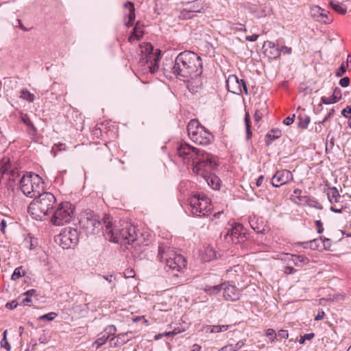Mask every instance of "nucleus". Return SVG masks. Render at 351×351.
Returning <instances> with one entry per match:
<instances>
[{
    "mask_svg": "<svg viewBox=\"0 0 351 351\" xmlns=\"http://www.w3.org/2000/svg\"><path fill=\"white\" fill-rule=\"evenodd\" d=\"M269 47L274 51L271 52V53L274 56V58L278 57L280 54V51L277 48L275 47L274 44H273L272 43H269Z\"/></svg>",
    "mask_w": 351,
    "mask_h": 351,
    "instance_id": "47",
    "label": "nucleus"
},
{
    "mask_svg": "<svg viewBox=\"0 0 351 351\" xmlns=\"http://www.w3.org/2000/svg\"><path fill=\"white\" fill-rule=\"evenodd\" d=\"M311 13L313 18L320 20L325 23L332 21V19L328 16V12L318 5L313 6L311 10Z\"/></svg>",
    "mask_w": 351,
    "mask_h": 351,
    "instance_id": "18",
    "label": "nucleus"
},
{
    "mask_svg": "<svg viewBox=\"0 0 351 351\" xmlns=\"http://www.w3.org/2000/svg\"><path fill=\"white\" fill-rule=\"evenodd\" d=\"M80 226L87 234H95L103 228L101 218L92 210L84 212L80 219Z\"/></svg>",
    "mask_w": 351,
    "mask_h": 351,
    "instance_id": "11",
    "label": "nucleus"
},
{
    "mask_svg": "<svg viewBox=\"0 0 351 351\" xmlns=\"http://www.w3.org/2000/svg\"><path fill=\"white\" fill-rule=\"evenodd\" d=\"M311 243V240L309 241H306V242H298L296 244L302 246L303 248L310 249Z\"/></svg>",
    "mask_w": 351,
    "mask_h": 351,
    "instance_id": "60",
    "label": "nucleus"
},
{
    "mask_svg": "<svg viewBox=\"0 0 351 351\" xmlns=\"http://www.w3.org/2000/svg\"><path fill=\"white\" fill-rule=\"evenodd\" d=\"M20 189L27 197L34 198L43 192L44 182L37 174L27 173L20 180Z\"/></svg>",
    "mask_w": 351,
    "mask_h": 351,
    "instance_id": "6",
    "label": "nucleus"
},
{
    "mask_svg": "<svg viewBox=\"0 0 351 351\" xmlns=\"http://www.w3.org/2000/svg\"><path fill=\"white\" fill-rule=\"evenodd\" d=\"M310 245L311 250L322 251V237L311 240Z\"/></svg>",
    "mask_w": 351,
    "mask_h": 351,
    "instance_id": "35",
    "label": "nucleus"
},
{
    "mask_svg": "<svg viewBox=\"0 0 351 351\" xmlns=\"http://www.w3.org/2000/svg\"><path fill=\"white\" fill-rule=\"evenodd\" d=\"M104 232L109 236L110 241L130 245L136 240L137 234L135 227L130 223L123 221L117 229L112 227L111 221H108V218L104 219Z\"/></svg>",
    "mask_w": 351,
    "mask_h": 351,
    "instance_id": "3",
    "label": "nucleus"
},
{
    "mask_svg": "<svg viewBox=\"0 0 351 351\" xmlns=\"http://www.w3.org/2000/svg\"><path fill=\"white\" fill-rule=\"evenodd\" d=\"M171 71L183 82L195 79L203 71L201 57L191 51L180 52L175 59Z\"/></svg>",
    "mask_w": 351,
    "mask_h": 351,
    "instance_id": "2",
    "label": "nucleus"
},
{
    "mask_svg": "<svg viewBox=\"0 0 351 351\" xmlns=\"http://www.w3.org/2000/svg\"><path fill=\"white\" fill-rule=\"evenodd\" d=\"M25 272L23 269V267H18L14 269L12 275L11 276V279L12 280H16L19 278H20L21 277L25 276Z\"/></svg>",
    "mask_w": 351,
    "mask_h": 351,
    "instance_id": "38",
    "label": "nucleus"
},
{
    "mask_svg": "<svg viewBox=\"0 0 351 351\" xmlns=\"http://www.w3.org/2000/svg\"><path fill=\"white\" fill-rule=\"evenodd\" d=\"M27 127H28V129L27 130V133L29 134V135H30L31 136H36L37 134V130L35 128V126L34 125V124L32 123Z\"/></svg>",
    "mask_w": 351,
    "mask_h": 351,
    "instance_id": "48",
    "label": "nucleus"
},
{
    "mask_svg": "<svg viewBox=\"0 0 351 351\" xmlns=\"http://www.w3.org/2000/svg\"><path fill=\"white\" fill-rule=\"evenodd\" d=\"M177 154L184 163L191 162L193 173L202 178L213 172L218 165L215 156L186 143L178 146Z\"/></svg>",
    "mask_w": 351,
    "mask_h": 351,
    "instance_id": "1",
    "label": "nucleus"
},
{
    "mask_svg": "<svg viewBox=\"0 0 351 351\" xmlns=\"http://www.w3.org/2000/svg\"><path fill=\"white\" fill-rule=\"evenodd\" d=\"M35 293H36V290L35 289H29V290L27 291L26 292H25L23 293V295H25L26 298H23L22 300L21 303L23 304H27V303L31 302H32L31 297L33 295H34Z\"/></svg>",
    "mask_w": 351,
    "mask_h": 351,
    "instance_id": "39",
    "label": "nucleus"
},
{
    "mask_svg": "<svg viewBox=\"0 0 351 351\" xmlns=\"http://www.w3.org/2000/svg\"><path fill=\"white\" fill-rule=\"evenodd\" d=\"M277 336L282 339H287L289 337L288 331L286 330H280Z\"/></svg>",
    "mask_w": 351,
    "mask_h": 351,
    "instance_id": "54",
    "label": "nucleus"
},
{
    "mask_svg": "<svg viewBox=\"0 0 351 351\" xmlns=\"http://www.w3.org/2000/svg\"><path fill=\"white\" fill-rule=\"evenodd\" d=\"M350 79L348 77H344L339 80V84L342 87H347L349 86Z\"/></svg>",
    "mask_w": 351,
    "mask_h": 351,
    "instance_id": "51",
    "label": "nucleus"
},
{
    "mask_svg": "<svg viewBox=\"0 0 351 351\" xmlns=\"http://www.w3.org/2000/svg\"><path fill=\"white\" fill-rule=\"evenodd\" d=\"M232 325H209L206 327V331L210 333H219L228 330Z\"/></svg>",
    "mask_w": 351,
    "mask_h": 351,
    "instance_id": "24",
    "label": "nucleus"
},
{
    "mask_svg": "<svg viewBox=\"0 0 351 351\" xmlns=\"http://www.w3.org/2000/svg\"><path fill=\"white\" fill-rule=\"evenodd\" d=\"M265 335L269 339L271 343H273L277 338V334L272 328H268L266 330Z\"/></svg>",
    "mask_w": 351,
    "mask_h": 351,
    "instance_id": "40",
    "label": "nucleus"
},
{
    "mask_svg": "<svg viewBox=\"0 0 351 351\" xmlns=\"http://www.w3.org/2000/svg\"><path fill=\"white\" fill-rule=\"evenodd\" d=\"M158 258L161 263L165 264L166 267L171 270L175 276H178V273L186 266V260L184 256L170 247L160 246Z\"/></svg>",
    "mask_w": 351,
    "mask_h": 351,
    "instance_id": "5",
    "label": "nucleus"
},
{
    "mask_svg": "<svg viewBox=\"0 0 351 351\" xmlns=\"http://www.w3.org/2000/svg\"><path fill=\"white\" fill-rule=\"evenodd\" d=\"M18 303L16 301H12L11 302H8L5 304V307L8 309L13 310L16 308Z\"/></svg>",
    "mask_w": 351,
    "mask_h": 351,
    "instance_id": "56",
    "label": "nucleus"
},
{
    "mask_svg": "<svg viewBox=\"0 0 351 351\" xmlns=\"http://www.w3.org/2000/svg\"><path fill=\"white\" fill-rule=\"evenodd\" d=\"M332 95L333 96V98H335V100L338 101L341 98V89L338 87H335Z\"/></svg>",
    "mask_w": 351,
    "mask_h": 351,
    "instance_id": "46",
    "label": "nucleus"
},
{
    "mask_svg": "<svg viewBox=\"0 0 351 351\" xmlns=\"http://www.w3.org/2000/svg\"><path fill=\"white\" fill-rule=\"evenodd\" d=\"M250 223L252 228L257 233H261L263 234L266 233L267 229L265 226H259L258 219H256L254 218V219H252Z\"/></svg>",
    "mask_w": 351,
    "mask_h": 351,
    "instance_id": "32",
    "label": "nucleus"
},
{
    "mask_svg": "<svg viewBox=\"0 0 351 351\" xmlns=\"http://www.w3.org/2000/svg\"><path fill=\"white\" fill-rule=\"evenodd\" d=\"M6 335H7V330H5L3 332V337L1 339L0 343H1V346L2 348H5L7 351H9L11 349V346L7 340Z\"/></svg>",
    "mask_w": 351,
    "mask_h": 351,
    "instance_id": "41",
    "label": "nucleus"
},
{
    "mask_svg": "<svg viewBox=\"0 0 351 351\" xmlns=\"http://www.w3.org/2000/svg\"><path fill=\"white\" fill-rule=\"evenodd\" d=\"M341 114L344 117H349V114H351V107L350 106H348L346 108H343L341 110Z\"/></svg>",
    "mask_w": 351,
    "mask_h": 351,
    "instance_id": "52",
    "label": "nucleus"
},
{
    "mask_svg": "<svg viewBox=\"0 0 351 351\" xmlns=\"http://www.w3.org/2000/svg\"><path fill=\"white\" fill-rule=\"evenodd\" d=\"M315 223L316 225V226L317 227V233L318 234H321L324 232V228H323V226H322V223L320 220H316L315 221Z\"/></svg>",
    "mask_w": 351,
    "mask_h": 351,
    "instance_id": "55",
    "label": "nucleus"
},
{
    "mask_svg": "<svg viewBox=\"0 0 351 351\" xmlns=\"http://www.w3.org/2000/svg\"><path fill=\"white\" fill-rule=\"evenodd\" d=\"M132 332H127L124 333H120L116 337H112L110 341V346L111 348L121 347L127 342H128L132 338Z\"/></svg>",
    "mask_w": 351,
    "mask_h": 351,
    "instance_id": "17",
    "label": "nucleus"
},
{
    "mask_svg": "<svg viewBox=\"0 0 351 351\" xmlns=\"http://www.w3.org/2000/svg\"><path fill=\"white\" fill-rule=\"evenodd\" d=\"M281 136V131L278 129H273L271 131H269L266 137L269 139L266 141V145H269L271 143V141L280 138Z\"/></svg>",
    "mask_w": 351,
    "mask_h": 351,
    "instance_id": "31",
    "label": "nucleus"
},
{
    "mask_svg": "<svg viewBox=\"0 0 351 351\" xmlns=\"http://www.w3.org/2000/svg\"><path fill=\"white\" fill-rule=\"evenodd\" d=\"M20 98L27 101L28 102H33L35 99L34 94L31 93L26 88H23L20 91Z\"/></svg>",
    "mask_w": 351,
    "mask_h": 351,
    "instance_id": "33",
    "label": "nucleus"
},
{
    "mask_svg": "<svg viewBox=\"0 0 351 351\" xmlns=\"http://www.w3.org/2000/svg\"><path fill=\"white\" fill-rule=\"evenodd\" d=\"M296 270L293 267L290 266H286L284 269V272L287 274H292Z\"/></svg>",
    "mask_w": 351,
    "mask_h": 351,
    "instance_id": "59",
    "label": "nucleus"
},
{
    "mask_svg": "<svg viewBox=\"0 0 351 351\" xmlns=\"http://www.w3.org/2000/svg\"><path fill=\"white\" fill-rule=\"evenodd\" d=\"M21 121L27 125L29 126L33 123L31 121L29 116L27 114H24L21 116Z\"/></svg>",
    "mask_w": 351,
    "mask_h": 351,
    "instance_id": "50",
    "label": "nucleus"
},
{
    "mask_svg": "<svg viewBox=\"0 0 351 351\" xmlns=\"http://www.w3.org/2000/svg\"><path fill=\"white\" fill-rule=\"evenodd\" d=\"M325 316V313L323 310H319L317 315L315 316V319L316 321L322 320Z\"/></svg>",
    "mask_w": 351,
    "mask_h": 351,
    "instance_id": "58",
    "label": "nucleus"
},
{
    "mask_svg": "<svg viewBox=\"0 0 351 351\" xmlns=\"http://www.w3.org/2000/svg\"><path fill=\"white\" fill-rule=\"evenodd\" d=\"M298 127L300 128H302V129L307 128V127L310 123V121H311L310 117L306 115L304 113H300L298 115Z\"/></svg>",
    "mask_w": 351,
    "mask_h": 351,
    "instance_id": "29",
    "label": "nucleus"
},
{
    "mask_svg": "<svg viewBox=\"0 0 351 351\" xmlns=\"http://www.w3.org/2000/svg\"><path fill=\"white\" fill-rule=\"evenodd\" d=\"M345 208L344 206H341V208H337L335 206H330V210L335 213H341L343 212V210Z\"/></svg>",
    "mask_w": 351,
    "mask_h": 351,
    "instance_id": "64",
    "label": "nucleus"
},
{
    "mask_svg": "<svg viewBox=\"0 0 351 351\" xmlns=\"http://www.w3.org/2000/svg\"><path fill=\"white\" fill-rule=\"evenodd\" d=\"M223 298L226 300L236 301L239 300L241 293L235 285L223 283Z\"/></svg>",
    "mask_w": 351,
    "mask_h": 351,
    "instance_id": "15",
    "label": "nucleus"
},
{
    "mask_svg": "<svg viewBox=\"0 0 351 351\" xmlns=\"http://www.w3.org/2000/svg\"><path fill=\"white\" fill-rule=\"evenodd\" d=\"M258 38V34H253V35H251V36H245V39L247 40H248V41H250V42L256 41Z\"/></svg>",
    "mask_w": 351,
    "mask_h": 351,
    "instance_id": "63",
    "label": "nucleus"
},
{
    "mask_svg": "<svg viewBox=\"0 0 351 351\" xmlns=\"http://www.w3.org/2000/svg\"><path fill=\"white\" fill-rule=\"evenodd\" d=\"M29 205L28 213L36 219H42L53 209L56 198L49 192L40 193Z\"/></svg>",
    "mask_w": 351,
    "mask_h": 351,
    "instance_id": "4",
    "label": "nucleus"
},
{
    "mask_svg": "<svg viewBox=\"0 0 351 351\" xmlns=\"http://www.w3.org/2000/svg\"><path fill=\"white\" fill-rule=\"evenodd\" d=\"M194 16V14L188 8H185L180 10L179 14V19L181 20L191 19Z\"/></svg>",
    "mask_w": 351,
    "mask_h": 351,
    "instance_id": "37",
    "label": "nucleus"
},
{
    "mask_svg": "<svg viewBox=\"0 0 351 351\" xmlns=\"http://www.w3.org/2000/svg\"><path fill=\"white\" fill-rule=\"evenodd\" d=\"M186 8L193 13H203L204 8L199 1L195 0L186 3Z\"/></svg>",
    "mask_w": 351,
    "mask_h": 351,
    "instance_id": "23",
    "label": "nucleus"
},
{
    "mask_svg": "<svg viewBox=\"0 0 351 351\" xmlns=\"http://www.w3.org/2000/svg\"><path fill=\"white\" fill-rule=\"evenodd\" d=\"M293 180V176L287 169L278 170L273 176L271 183L274 187H280Z\"/></svg>",
    "mask_w": 351,
    "mask_h": 351,
    "instance_id": "14",
    "label": "nucleus"
},
{
    "mask_svg": "<svg viewBox=\"0 0 351 351\" xmlns=\"http://www.w3.org/2000/svg\"><path fill=\"white\" fill-rule=\"evenodd\" d=\"M321 101L322 103H324L325 104H335V103L337 102L336 100H335V98H333L332 95H331L328 97H325V96L322 97Z\"/></svg>",
    "mask_w": 351,
    "mask_h": 351,
    "instance_id": "45",
    "label": "nucleus"
},
{
    "mask_svg": "<svg viewBox=\"0 0 351 351\" xmlns=\"http://www.w3.org/2000/svg\"><path fill=\"white\" fill-rule=\"evenodd\" d=\"M346 71V68L344 64L343 63L341 66L336 71V76L341 77L342 76Z\"/></svg>",
    "mask_w": 351,
    "mask_h": 351,
    "instance_id": "49",
    "label": "nucleus"
},
{
    "mask_svg": "<svg viewBox=\"0 0 351 351\" xmlns=\"http://www.w3.org/2000/svg\"><path fill=\"white\" fill-rule=\"evenodd\" d=\"M117 332V328L113 325L108 326L104 333L99 337L93 343V346H96V348L98 349L99 347L106 343V342L110 339L111 336H114Z\"/></svg>",
    "mask_w": 351,
    "mask_h": 351,
    "instance_id": "16",
    "label": "nucleus"
},
{
    "mask_svg": "<svg viewBox=\"0 0 351 351\" xmlns=\"http://www.w3.org/2000/svg\"><path fill=\"white\" fill-rule=\"evenodd\" d=\"M189 209L191 214L197 217L208 215L212 210L210 201L206 195L197 193L191 196L189 200Z\"/></svg>",
    "mask_w": 351,
    "mask_h": 351,
    "instance_id": "9",
    "label": "nucleus"
},
{
    "mask_svg": "<svg viewBox=\"0 0 351 351\" xmlns=\"http://www.w3.org/2000/svg\"><path fill=\"white\" fill-rule=\"evenodd\" d=\"M295 114H293L291 117H287L283 121V123L287 125H291L294 121Z\"/></svg>",
    "mask_w": 351,
    "mask_h": 351,
    "instance_id": "53",
    "label": "nucleus"
},
{
    "mask_svg": "<svg viewBox=\"0 0 351 351\" xmlns=\"http://www.w3.org/2000/svg\"><path fill=\"white\" fill-rule=\"evenodd\" d=\"M330 5L332 8L339 14H345L347 12V8L343 3H340L336 0H330Z\"/></svg>",
    "mask_w": 351,
    "mask_h": 351,
    "instance_id": "26",
    "label": "nucleus"
},
{
    "mask_svg": "<svg viewBox=\"0 0 351 351\" xmlns=\"http://www.w3.org/2000/svg\"><path fill=\"white\" fill-rule=\"evenodd\" d=\"M203 178L213 189L219 190L221 181L213 172L208 174L207 176H204Z\"/></svg>",
    "mask_w": 351,
    "mask_h": 351,
    "instance_id": "21",
    "label": "nucleus"
},
{
    "mask_svg": "<svg viewBox=\"0 0 351 351\" xmlns=\"http://www.w3.org/2000/svg\"><path fill=\"white\" fill-rule=\"evenodd\" d=\"M244 344H245V341L243 340L238 341L233 347V351L239 350L242 348V346H244Z\"/></svg>",
    "mask_w": 351,
    "mask_h": 351,
    "instance_id": "57",
    "label": "nucleus"
},
{
    "mask_svg": "<svg viewBox=\"0 0 351 351\" xmlns=\"http://www.w3.org/2000/svg\"><path fill=\"white\" fill-rule=\"evenodd\" d=\"M226 86L229 92L239 95L243 90L244 93L247 94V88L246 83L243 80H239L235 75H230L226 80Z\"/></svg>",
    "mask_w": 351,
    "mask_h": 351,
    "instance_id": "13",
    "label": "nucleus"
},
{
    "mask_svg": "<svg viewBox=\"0 0 351 351\" xmlns=\"http://www.w3.org/2000/svg\"><path fill=\"white\" fill-rule=\"evenodd\" d=\"M200 257L202 261L209 262L217 258V252L213 246L206 245L200 251Z\"/></svg>",
    "mask_w": 351,
    "mask_h": 351,
    "instance_id": "19",
    "label": "nucleus"
},
{
    "mask_svg": "<svg viewBox=\"0 0 351 351\" xmlns=\"http://www.w3.org/2000/svg\"><path fill=\"white\" fill-rule=\"evenodd\" d=\"M262 113L258 110H256L254 113V120L255 121L258 122L262 119Z\"/></svg>",
    "mask_w": 351,
    "mask_h": 351,
    "instance_id": "62",
    "label": "nucleus"
},
{
    "mask_svg": "<svg viewBox=\"0 0 351 351\" xmlns=\"http://www.w3.org/2000/svg\"><path fill=\"white\" fill-rule=\"evenodd\" d=\"M223 289V283L218 285H206L204 291L208 295H215L219 293Z\"/></svg>",
    "mask_w": 351,
    "mask_h": 351,
    "instance_id": "30",
    "label": "nucleus"
},
{
    "mask_svg": "<svg viewBox=\"0 0 351 351\" xmlns=\"http://www.w3.org/2000/svg\"><path fill=\"white\" fill-rule=\"evenodd\" d=\"M245 129H246V138L247 139H250L252 136V132H251V125H250V117L249 113L247 112H245Z\"/></svg>",
    "mask_w": 351,
    "mask_h": 351,
    "instance_id": "36",
    "label": "nucleus"
},
{
    "mask_svg": "<svg viewBox=\"0 0 351 351\" xmlns=\"http://www.w3.org/2000/svg\"><path fill=\"white\" fill-rule=\"evenodd\" d=\"M315 337V334L313 333V332H311V333H306V334H304V335L302 336H300V338L299 339V343L300 344H303L306 340H311L312 339L313 337Z\"/></svg>",
    "mask_w": 351,
    "mask_h": 351,
    "instance_id": "43",
    "label": "nucleus"
},
{
    "mask_svg": "<svg viewBox=\"0 0 351 351\" xmlns=\"http://www.w3.org/2000/svg\"><path fill=\"white\" fill-rule=\"evenodd\" d=\"M56 315H57L56 313L51 312V313H47V314L40 316L39 319H40V320L52 321L55 319Z\"/></svg>",
    "mask_w": 351,
    "mask_h": 351,
    "instance_id": "44",
    "label": "nucleus"
},
{
    "mask_svg": "<svg viewBox=\"0 0 351 351\" xmlns=\"http://www.w3.org/2000/svg\"><path fill=\"white\" fill-rule=\"evenodd\" d=\"M280 52H282L284 54H291L292 52V49L291 47L282 46Z\"/></svg>",
    "mask_w": 351,
    "mask_h": 351,
    "instance_id": "61",
    "label": "nucleus"
},
{
    "mask_svg": "<svg viewBox=\"0 0 351 351\" xmlns=\"http://www.w3.org/2000/svg\"><path fill=\"white\" fill-rule=\"evenodd\" d=\"M124 8L128 9L129 12L128 14V21L125 23V25L128 27H131L134 24V21L135 20V8L134 3L130 1H127L124 3Z\"/></svg>",
    "mask_w": 351,
    "mask_h": 351,
    "instance_id": "22",
    "label": "nucleus"
},
{
    "mask_svg": "<svg viewBox=\"0 0 351 351\" xmlns=\"http://www.w3.org/2000/svg\"><path fill=\"white\" fill-rule=\"evenodd\" d=\"M79 240V234L75 228H64L59 234L56 236L55 241L63 249L74 247Z\"/></svg>",
    "mask_w": 351,
    "mask_h": 351,
    "instance_id": "12",
    "label": "nucleus"
},
{
    "mask_svg": "<svg viewBox=\"0 0 351 351\" xmlns=\"http://www.w3.org/2000/svg\"><path fill=\"white\" fill-rule=\"evenodd\" d=\"M226 236L232 237V242H234V239H243L245 237V233L244 232V228L242 224L235 223L232 228L228 231Z\"/></svg>",
    "mask_w": 351,
    "mask_h": 351,
    "instance_id": "20",
    "label": "nucleus"
},
{
    "mask_svg": "<svg viewBox=\"0 0 351 351\" xmlns=\"http://www.w3.org/2000/svg\"><path fill=\"white\" fill-rule=\"evenodd\" d=\"M143 25H141L139 22H137L134 27L132 34L129 38V40H132L134 38L139 40L143 36Z\"/></svg>",
    "mask_w": 351,
    "mask_h": 351,
    "instance_id": "27",
    "label": "nucleus"
},
{
    "mask_svg": "<svg viewBox=\"0 0 351 351\" xmlns=\"http://www.w3.org/2000/svg\"><path fill=\"white\" fill-rule=\"evenodd\" d=\"M328 199L329 202L332 204L334 202H338L340 195L337 189L335 186L328 187L327 191Z\"/></svg>",
    "mask_w": 351,
    "mask_h": 351,
    "instance_id": "25",
    "label": "nucleus"
},
{
    "mask_svg": "<svg viewBox=\"0 0 351 351\" xmlns=\"http://www.w3.org/2000/svg\"><path fill=\"white\" fill-rule=\"evenodd\" d=\"M142 56L140 62L143 65H147L151 73H155L159 68L158 62L160 60V50L154 49L150 43L141 45Z\"/></svg>",
    "mask_w": 351,
    "mask_h": 351,
    "instance_id": "8",
    "label": "nucleus"
},
{
    "mask_svg": "<svg viewBox=\"0 0 351 351\" xmlns=\"http://www.w3.org/2000/svg\"><path fill=\"white\" fill-rule=\"evenodd\" d=\"M187 132L191 140L198 145H207L213 139L212 134L195 119L188 123Z\"/></svg>",
    "mask_w": 351,
    "mask_h": 351,
    "instance_id": "7",
    "label": "nucleus"
},
{
    "mask_svg": "<svg viewBox=\"0 0 351 351\" xmlns=\"http://www.w3.org/2000/svg\"><path fill=\"white\" fill-rule=\"evenodd\" d=\"M322 251L328 250L331 247V241L328 238H323L322 237Z\"/></svg>",
    "mask_w": 351,
    "mask_h": 351,
    "instance_id": "42",
    "label": "nucleus"
},
{
    "mask_svg": "<svg viewBox=\"0 0 351 351\" xmlns=\"http://www.w3.org/2000/svg\"><path fill=\"white\" fill-rule=\"evenodd\" d=\"M19 176V171L17 169H11V164L8 166V170L5 175V177H8L7 180L9 181H14L15 179Z\"/></svg>",
    "mask_w": 351,
    "mask_h": 351,
    "instance_id": "34",
    "label": "nucleus"
},
{
    "mask_svg": "<svg viewBox=\"0 0 351 351\" xmlns=\"http://www.w3.org/2000/svg\"><path fill=\"white\" fill-rule=\"evenodd\" d=\"M75 207L69 202L60 203L51 219V222L54 226H64L69 223L74 216Z\"/></svg>",
    "mask_w": 351,
    "mask_h": 351,
    "instance_id": "10",
    "label": "nucleus"
},
{
    "mask_svg": "<svg viewBox=\"0 0 351 351\" xmlns=\"http://www.w3.org/2000/svg\"><path fill=\"white\" fill-rule=\"evenodd\" d=\"M291 260L294 263L295 265L298 267H302L309 263V259L303 255H292Z\"/></svg>",
    "mask_w": 351,
    "mask_h": 351,
    "instance_id": "28",
    "label": "nucleus"
}]
</instances>
